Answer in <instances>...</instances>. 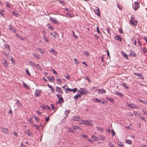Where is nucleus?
Instances as JSON below:
<instances>
[{
  "label": "nucleus",
  "instance_id": "nucleus-18",
  "mask_svg": "<svg viewBox=\"0 0 147 147\" xmlns=\"http://www.w3.org/2000/svg\"><path fill=\"white\" fill-rule=\"evenodd\" d=\"M98 139L101 140H105V137H103L102 135H99L98 136Z\"/></svg>",
  "mask_w": 147,
  "mask_h": 147
},
{
  "label": "nucleus",
  "instance_id": "nucleus-7",
  "mask_svg": "<svg viewBox=\"0 0 147 147\" xmlns=\"http://www.w3.org/2000/svg\"><path fill=\"white\" fill-rule=\"evenodd\" d=\"M8 29L10 30L11 31L15 33L16 32V30L14 28L12 27V26L11 25L9 26Z\"/></svg>",
  "mask_w": 147,
  "mask_h": 147
},
{
  "label": "nucleus",
  "instance_id": "nucleus-38",
  "mask_svg": "<svg viewBox=\"0 0 147 147\" xmlns=\"http://www.w3.org/2000/svg\"><path fill=\"white\" fill-rule=\"evenodd\" d=\"M66 130L68 132H73V130H71L69 128H67Z\"/></svg>",
  "mask_w": 147,
  "mask_h": 147
},
{
  "label": "nucleus",
  "instance_id": "nucleus-10",
  "mask_svg": "<svg viewBox=\"0 0 147 147\" xmlns=\"http://www.w3.org/2000/svg\"><path fill=\"white\" fill-rule=\"evenodd\" d=\"M56 91L59 94H62L63 93L61 91V88L58 86H57L56 88Z\"/></svg>",
  "mask_w": 147,
  "mask_h": 147
},
{
  "label": "nucleus",
  "instance_id": "nucleus-43",
  "mask_svg": "<svg viewBox=\"0 0 147 147\" xmlns=\"http://www.w3.org/2000/svg\"><path fill=\"white\" fill-rule=\"evenodd\" d=\"M118 145L120 146V147H123V144L121 141H119L118 142Z\"/></svg>",
  "mask_w": 147,
  "mask_h": 147
},
{
  "label": "nucleus",
  "instance_id": "nucleus-27",
  "mask_svg": "<svg viewBox=\"0 0 147 147\" xmlns=\"http://www.w3.org/2000/svg\"><path fill=\"white\" fill-rule=\"evenodd\" d=\"M64 102L63 98L61 97L58 100V102L59 103H63Z\"/></svg>",
  "mask_w": 147,
  "mask_h": 147
},
{
  "label": "nucleus",
  "instance_id": "nucleus-44",
  "mask_svg": "<svg viewBox=\"0 0 147 147\" xmlns=\"http://www.w3.org/2000/svg\"><path fill=\"white\" fill-rule=\"evenodd\" d=\"M81 96L80 94H76L74 96V98L75 99H77L78 97H80Z\"/></svg>",
  "mask_w": 147,
  "mask_h": 147
},
{
  "label": "nucleus",
  "instance_id": "nucleus-41",
  "mask_svg": "<svg viewBox=\"0 0 147 147\" xmlns=\"http://www.w3.org/2000/svg\"><path fill=\"white\" fill-rule=\"evenodd\" d=\"M47 27L48 28H49L50 29L53 30V27L51 25H50L49 23L47 24Z\"/></svg>",
  "mask_w": 147,
  "mask_h": 147
},
{
  "label": "nucleus",
  "instance_id": "nucleus-13",
  "mask_svg": "<svg viewBox=\"0 0 147 147\" xmlns=\"http://www.w3.org/2000/svg\"><path fill=\"white\" fill-rule=\"evenodd\" d=\"M93 100L95 102H99L102 103V100H101L98 99V98H94L93 99Z\"/></svg>",
  "mask_w": 147,
  "mask_h": 147
},
{
  "label": "nucleus",
  "instance_id": "nucleus-46",
  "mask_svg": "<svg viewBox=\"0 0 147 147\" xmlns=\"http://www.w3.org/2000/svg\"><path fill=\"white\" fill-rule=\"evenodd\" d=\"M43 38L45 40V41H46L47 42H49V40L48 38H47L46 36L45 35H44L43 36Z\"/></svg>",
  "mask_w": 147,
  "mask_h": 147
},
{
  "label": "nucleus",
  "instance_id": "nucleus-19",
  "mask_svg": "<svg viewBox=\"0 0 147 147\" xmlns=\"http://www.w3.org/2000/svg\"><path fill=\"white\" fill-rule=\"evenodd\" d=\"M51 34L52 36L55 38H56V35L58 36L57 33L54 32H51Z\"/></svg>",
  "mask_w": 147,
  "mask_h": 147
},
{
  "label": "nucleus",
  "instance_id": "nucleus-52",
  "mask_svg": "<svg viewBox=\"0 0 147 147\" xmlns=\"http://www.w3.org/2000/svg\"><path fill=\"white\" fill-rule=\"evenodd\" d=\"M63 9H65L67 11H68L70 12H72V10L69 9L67 8L66 7L63 8Z\"/></svg>",
  "mask_w": 147,
  "mask_h": 147
},
{
  "label": "nucleus",
  "instance_id": "nucleus-20",
  "mask_svg": "<svg viewBox=\"0 0 147 147\" xmlns=\"http://www.w3.org/2000/svg\"><path fill=\"white\" fill-rule=\"evenodd\" d=\"M41 54H43L44 53V52L42 51V50L40 48H38L36 49Z\"/></svg>",
  "mask_w": 147,
  "mask_h": 147
},
{
  "label": "nucleus",
  "instance_id": "nucleus-48",
  "mask_svg": "<svg viewBox=\"0 0 147 147\" xmlns=\"http://www.w3.org/2000/svg\"><path fill=\"white\" fill-rule=\"evenodd\" d=\"M36 67L38 69H39L41 70V68L40 66L38 64H37L36 65H35Z\"/></svg>",
  "mask_w": 147,
  "mask_h": 147
},
{
  "label": "nucleus",
  "instance_id": "nucleus-31",
  "mask_svg": "<svg viewBox=\"0 0 147 147\" xmlns=\"http://www.w3.org/2000/svg\"><path fill=\"white\" fill-rule=\"evenodd\" d=\"M125 142L129 144H131L132 143L131 141V140H126L125 141Z\"/></svg>",
  "mask_w": 147,
  "mask_h": 147
},
{
  "label": "nucleus",
  "instance_id": "nucleus-12",
  "mask_svg": "<svg viewBox=\"0 0 147 147\" xmlns=\"http://www.w3.org/2000/svg\"><path fill=\"white\" fill-rule=\"evenodd\" d=\"M49 19L53 23L55 24H57L58 23V21L57 20L54 19L53 17H50Z\"/></svg>",
  "mask_w": 147,
  "mask_h": 147
},
{
  "label": "nucleus",
  "instance_id": "nucleus-11",
  "mask_svg": "<svg viewBox=\"0 0 147 147\" xmlns=\"http://www.w3.org/2000/svg\"><path fill=\"white\" fill-rule=\"evenodd\" d=\"M134 74L136 76L139 77L140 78L142 79H144V77L141 74L139 73H134Z\"/></svg>",
  "mask_w": 147,
  "mask_h": 147
},
{
  "label": "nucleus",
  "instance_id": "nucleus-14",
  "mask_svg": "<svg viewBox=\"0 0 147 147\" xmlns=\"http://www.w3.org/2000/svg\"><path fill=\"white\" fill-rule=\"evenodd\" d=\"M80 118L78 116H73V119L75 121H79Z\"/></svg>",
  "mask_w": 147,
  "mask_h": 147
},
{
  "label": "nucleus",
  "instance_id": "nucleus-24",
  "mask_svg": "<svg viewBox=\"0 0 147 147\" xmlns=\"http://www.w3.org/2000/svg\"><path fill=\"white\" fill-rule=\"evenodd\" d=\"M96 129L99 131L100 132H103L104 131L103 129L101 127H96Z\"/></svg>",
  "mask_w": 147,
  "mask_h": 147
},
{
  "label": "nucleus",
  "instance_id": "nucleus-55",
  "mask_svg": "<svg viewBox=\"0 0 147 147\" xmlns=\"http://www.w3.org/2000/svg\"><path fill=\"white\" fill-rule=\"evenodd\" d=\"M5 5L6 6L9 8H10L11 7L9 5V3L8 2H6L5 3Z\"/></svg>",
  "mask_w": 147,
  "mask_h": 147
},
{
  "label": "nucleus",
  "instance_id": "nucleus-62",
  "mask_svg": "<svg viewBox=\"0 0 147 147\" xmlns=\"http://www.w3.org/2000/svg\"><path fill=\"white\" fill-rule=\"evenodd\" d=\"M87 140L91 143H92L93 142V141L90 138H88Z\"/></svg>",
  "mask_w": 147,
  "mask_h": 147
},
{
  "label": "nucleus",
  "instance_id": "nucleus-28",
  "mask_svg": "<svg viewBox=\"0 0 147 147\" xmlns=\"http://www.w3.org/2000/svg\"><path fill=\"white\" fill-rule=\"evenodd\" d=\"M122 54L123 57H125L126 59H127L128 58V56L125 53L122 51Z\"/></svg>",
  "mask_w": 147,
  "mask_h": 147
},
{
  "label": "nucleus",
  "instance_id": "nucleus-23",
  "mask_svg": "<svg viewBox=\"0 0 147 147\" xmlns=\"http://www.w3.org/2000/svg\"><path fill=\"white\" fill-rule=\"evenodd\" d=\"M115 93L117 95H119L121 97H122L123 96V94L122 93L117 91H116Z\"/></svg>",
  "mask_w": 147,
  "mask_h": 147
},
{
  "label": "nucleus",
  "instance_id": "nucleus-30",
  "mask_svg": "<svg viewBox=\"0 0 147 147\" xmlns=\"http://www.w3.org/2000/svg\"><path fill=\"white\" fill-rule=\"evenodd\" d=\"M106 98L108 100L111 102L113 103L114 102L113 99L112 98Z\"/></svg>",
  "mask_w": 147,
  "mask_h": 147
},
{
  "label": "nucleus",
  "instance_id": "nucleus-32",
  "mask_svg": "<svg viewBox=\"0 0 147 147\" xmlns=\"http://www.w3.org/2000/svg\"><path fill=\"white\" fill-rule=\"evenodd\" d=\"M55 80V79L53 77V76H52L50 78L49 81L50 82H54V81Z\"/></svg>",
  "mask_w": 147,
  "mask_h": 147
},
{
  "label": "nucleus",
  "instance_id": "nucleus-34",
  "mask_svg": "<svg viewBox=\"0 0 147 147\" xmlns=\"http://www.w3.org/2000/svg\"><path fill=\"white\" fill-rule=\"evenodd\" d=\"M92 139H94V140L95 141H97L98 139V138L96 137L95 135H93L92 137Z\"/></svg>",
  "mask_w": 147,
  "mask_h": 147
},
{
  "label": "nucleus",
  "instance_id": "nucleus-51",
  "mask_svg": "<svg viewBox=\"0 0 147 147\" xmlns=\"http://www.w3.org/2000/svg\"><path fill=\"white\" fill-rule=\"evenodd\" d=\"M23 85L25 87H26V88H27L28 89H29V87H28V86L24 82H23Z\"/></svg>",
  "mask_w": 147,
  "mask_h": 147
},
{
  "label": "nucleus",
  "instance_id": "nucleus-64",
  "mask_svg": "<svg viewBox=\"0 0 147 147\" xmlns=\"http://www.w3.org/2000/svg\"><path fill=\"white\" fill-rule=\"evenodd\" d=\"M142 51L144 53H145L147 52V50L145 47H144Z\"/></svg>",
  "mask_w": 147,
  "mask_h": 147
},
{
  "label": "nucleus",
  "instance_id": "nucleus-39",
  "mask_svg": "<svg viewBox=\"0 0 147 147\" xmlns=\"http://www.w3.org/2000/svg\"><path fill=\"white\" fill-rule=\"evenodd\" d=\"M127 106L130 108H133L134 107V106H133L132 104H129L128 102H127Z\"/></svg>",
  "mask_w": 147,
  "mask_h": 147
},
{
  "label": "nucleus",
  "instance_id": "nucleus-22",
  "mask_svg": "<svg viewBox=\"0 0 147 147\" xmlns=\"http://www.w3.org/2000/svg\"><path fill=\"white\" fill-rule=\"evenodd\" d=\"M138 100L140 102H142L144 104L146 105L147 104V101L146 100H144L140 99H139Z\"/></svg>",
  "mask_w": 147,
  "mask_h": 147
},
{
  "label": "nucleus",
  "instance_id": "nucleus-57",
  "mask_svg": "<svg viewBox=\"0 0 147 147\" xmlns=\"http://www.w3.org/2000/svg\"><path fill=\"white\" fill-rule=\"evenodd\" d=\"M5 46L6 48L8 50H10L9 46L8 44L5 45Z\"/></svg>",
  "mask_w": 147,
  "mask_h": 147
},
{
  "label": "nucleus",
  "instance_id": "nucleus-35",
  "mask_svg": "<svg viewBox=\"0 0 147 147\" xmlns=\"http://www.w3.org/2000/svg\"><path fill=\"white\" fill-rule=\"evenodd\" d=\"M85 121L84 120H83V119H81L80 121V122L79 123V124L80 125H82L83 124H84V123H85Z\"/></svg>",
  "mask_w": 147,
  "mask_h": 147
},
{
  "label": "nucleus",
  "instance_id": "nucleus-36",
  "mask_svg": "<svg viewBox=\"0 0 147 147\" xmlns=\"http://www.w3.org/2000/svg\"><path fill=\"white\" fill-rule=\"evenodd\" d=\"M109 145L110 147H115L114 145L111 142H109Z\"/></svg>",
  "mask_w": 147,
  "mask_h": 147
},
{
  "label": "nucleus",
  "instance_id": "nucleus-53",
  "mask_svg": "<svg viewBox=\"0 0 147 147\" xmlns=\"http://www.w3.org/2000/svg\"><path fill=\"white\" fill-rule=\"evenodd\" d=\"M34 117L36 121L37 122L40 119L39 118H38V117H36V116H34Z\"/></svg>",
  "mask_w": 147,
  "mask_h": 147
},
{
  "label": "nucleus",
  "instance_id": "nucleus-3",
  "mask_svg": "<svg viewBox=\"0 0 147 147\" xmlns=\"http://www.w3.org/2000/svg\"><path fill=\"white\" fill-rule=\"evenodd\" d=\"M140 7L139 3L137 2H135L134 3V5L133 6L135 10H137Z\"/></svg>",
  "mask_w": 147,
  "mask_h": 147
},
{
  "label": "nucleus",
  "instance_id": "nucleus-16",
  "mask_svg": "<svg viewBox=\"0 0 147 147\" xmlns=\"http://www.w3.org/2000/svg\"><path fill=\"white\" fill-rule=\"evenodd\" d=\"M115 39L120 41L121 42L122 41V38L121 37V36H115Z\"/></svg>",
  "mask_w": 147,
  "mask_h": 147
},
{
  "label": "nucleus",
  "instance_id": "nucleus-42",
  "mask_svg": "<svg viewBox=\"0 0 147 147\" xmlns=\"http://www.w3.org/2000/svg\"><path fill=\"white\" fill-rule=\"evenodd\" d=\"M81 136L83 138H87L88 137V136L87 135H85L83 133L81 134Z\"/></svg>",
  "mask_w": 147,
  "mask_h": 147
},
{
  "label": "nucleus",
  "instance_id": "nucleus-9",
  "mask_svg": "<svg viewBox=\"0 0 147 147\" xmlns=\"http://www.w3.org/2000/svg\"><path fill=\"white\" fill-rule=\"evenodd\" d=\"M92 121H89L88 120H86L85 121V123L84 124L90 126H93V124L92 123H91Z\"/></svg>",
  "mask_w": 147,
  "mask_h": 147
},
{
  "label": "nucleus",
  "instance_id": "nucleus-54",
  "mask_svg": "<svg viewBox=\"0 0 147 147\" xmlns=\"http://www.w3.org/2000/svg\"><path fill=\"white\" fill-rule=\"evenodd\" d=\"M25 73L26 74L28 75L29 76H30V74L29 73V71L27 69L26 70Z\"/></svg>",
  "mask_w": 147,
  "mask_h": 147
},
{
  "label": "nucleus",
  "instance_id": "nucleus-59",
  "mask_svg": "<svg viewBox=\"0 0 147 147\" xmlns=\"http://www.w3.org/2000/svg\"><path fill=\"white\" fill-rule=\"evenodd\" d=\"M74 62L76 64H78L79 63V62L77 60V59L76 58H75L74 59Z\"/></svg>",
  "mask_w": 147,
  "mask_h": 147
},
{
  "label": "nucleus",
  "instance_id": "nucleus-61",
  "mask_svg": "<svg viewBox=\"0 0 147 147\" xmlns=\"http://www.w3.org/2000/svg\"><path fill=\"white\" fill-rule=\"evenodd\" d=\"M32 118L31 117H30L28 119V121L29 123H32Z\"/></svg>",
  "mask_w": 147,
  "mask_h": 147
},
{
  "label": "nucleus",
  "instance_id": "nucleus-8",
  "mask_svg": "<svg viewBox=\"0 0 147 147\" xmlns=\"http://www.w3.org/2000/svg\"><path fill=\"white\" fill-rule=\"evenodd\" d=\"M96 90H98V93L99 94H102L106 93V91L103 88L102 89H96Z\"/></svg>",
  "mask_w": 147,
  "mask_h": 147
},
{
  "label": "nucleus",
  "instance_id": "nucleus-21",
  "mask_svg": "<svg viewBox=\"0 0 147 147\" xmlns=\"http://www.w3.org/2000/svg\"><path fill=\"white\" fill-rule=\"evenodd\" d=\"M2 131L5 134H7V133L8 131V129L7 128H2Z\"/></svg>",
  "mask_w": 147,
  "mask_h": 147
},
{
  "label": "nucleus",
  "instance_id": "nucleus-37",
  "mask_svg": "<svg viewBox=\"0 0 147 147\" xmlns=\"http://www.w3.org/2000/svg\"><path fill=\"white\" fill-rule=\"evenodd\" d=\"M16 104L19 106L21 107L22 106V104L18 100H17Z\"/></svg>",
  "mask_w": 147,
  "mask_h": 147
},
{
  "label": "nucleus",
  "instance_id": "nucleus-45",
  "mask_svg": "<svg viewBox=\"0 0 147 147\" xmlns=\"http://www.w3.org/2000/svg\"><path fill=\"white\" fill-rule=\"evenodd\" d=\"M69 113V110H66L65 112V114L66 116H67Z\"/></svg>",
  "mask_w": 147,
  "mask_h": 147
},
{
  "label": "nucleus",
  "instance_id": "nucleus-50",
  "mask_svg": "<svg viewBox=\"0 0 147 147\" xmlns=\"http://www.w3.org/2000/svg\"><path fill=\"white\" fill-rule=\"evenodd\" d=\"M47 86L49 87L51 89V90L53 91H54L55 90V89L54 88H53L49 84H48L47 85Z\"/></svg>",
  "mask_w": 147,
  "mask_h": 147
},
{
  "label": "nucleus",
  "instance_id": "nucleus-2",
  "mask_svg": "<svg viewBox=\"0 0 147 147\" xmlns=\"http://www.w3.org/2000/svg\"><path fill=\"white\" fill-rule=\"evenodd\" d=\"M138 21L137 20H135V18L134 17H132L131 18L130 21V23L131 25L136 26L137 25Z\"/></svg>",
  "mask_w": 147,
  "mask_h": 147
},
{
  "label": "nucleus",
  "instance_id": "nucleus-58",
  "mask_svg": "<svg viewBox=\"0 0 147 147\" xmlns=\"http://www.w3.org/2000/svg\"><path fill=\"white\" fill-rule=\"evenodd\" d=\"M117 6L119 9H120V10H121L122 9V7L121 5L117 4Z\"/></svg>",
  "mask_w": 147,
  "mask_h": 147
},
{
  "label": "nucleus",
  "instance_id": "nucleus-17",
  "mask_svg": "<svg viewBox=\"0 0 147 147\" xmlns=\"http://www.w3.org/2000/svg\"><path fill=\"white\" fill-rule=\"evenodd\" d=\"M33 55L34 57H35L38 60H39L40 59V57L39 56L35 53H33Z\"/></svg>",
  "mask_w": 147,
  "mask_h": 147
},
{
  "label": "nucleus",
  "instance_id": "nucleus-40",
  "mask_svg": "<svg viewBox=\"0 0 147 147\" xmlns=\"http://www.w3.org/2000/svg\"><path fill=\"white\" fill-rule=\"evenodd\" d=\"M12 13L13 15L15 16L16 17H18L19 16V14L18 13H16L14 11L12 12Z\"/></svg>",
  "mask_w": 147,
  "mask_h": 147
},
{
  "label": "nucleus",
  "instance_id": "nucleus-1",
  "mask_svg": "<svg viewBox=\"0 0 147 147\" xmlns=\"http://www.w3.org/2000/svg\"><path fill=\"white\" fill-rule=\"evenodd\" d=\"M78 92L83 95H85L89 93L87 89L84 88H80Z\"/></svg>",
  "mask_w": 147,
  "mask_h": 147
},
{
  "label": "nucleus",
  "instance_id": "nucleus-29",
  "mask_svg": "<svg viewBox=\"0 0 147 147\" xmlns=\"http://www.w3.org/2000/svg\"><path fill=\"white\" fill-rule=\"evenodd\" d=\"M72 127L73 129L74 130H76L79 129V126H77L76 125H74L72 126Z\"/></svg>",
  "mask_w": 147,
  "mask_h": 147
},
{
  "label": "nucleus",
  "instance_id": "nucleus-6",
  "mask_svg": "<svg viewBox=\"0 0 147 147\" xmlns=\"http://www.w3.org/2000/svg\"><path fill=\"white\" fill-rule=\"evenodd\" d=\"M95 9H96L94 10L95 13L96 15H97L99 17H100V14L98 8V7H95Z\"/></svg>",
  "mask_w": 147,
  "mask_h": 147
},
{
  "label": "nucleus",
  "instance_id": "nucleus-63",
  "mask_svg": "<svg viewBox=\"0 0 147 147\" xmlns=\"http://www.w3.org/2000/svg\"><path fill=\"white\" fill-rule=\"evenodd\" d=\"M105 30H106V31L109 34H110V31L109 29L108 28H106Z\"/></svg>",
  "mask_w": 147,
  "mask_h": 147
},
{
  "label": "nucleus",
  "instance_id": "nucleus-33",
  "mask_svg": "<svg viewBox=\"0 0 147 147\" xmlns=\"http://www.w3.org/2000/svg\"><path fill=\"white\" fill-rule=\"evenodd\" d=\"M29 64L31 66H34L35 65L34 63V62H32L31 61H29Z\"/></svg>",
  "mask_w": 147,
  "mask_h": 147
},
{
  "label": "nucleus",
  "instance_id": "nucleus-26",
  "mask_svg": "<svg viewBox=\"0 0 147 147\" xmlns=\"http://www.w3.org/2000/svg\"><path fill=\"white\" fill-rule=\"evenodd\" d=\"M136 56V54L134 52H131V53L129 54V56L130 57H135Z\"/></svg>",
  "mask_w": 147,
  "mask_h": 147
},
{
  "label": "nucleus",
  "instance_id": "nucleus-4",
  "mask_svg": "<svg viewBox=\"0 0 147 147\" xmlns=\"http://www.w3.org/2000/svg\"><path fill=\"white\" fill-rule=\"evenodd\" d=\"M1 62L2 63L5 67H7L8 65V63H7V60L5 59H3L1 60Z\"/></svg>",
  "mask_w": 147,
  "mask_h": 147
},
{
  "label": "nucleus",
  "instance_id": "nucleus-49",
  "mask_svg": "<svg viewBox=\"0 0 147 147\" xmlns=\"http://www.w3.org/2000/svg\"><path fill=\"white\" fill-rule=\"evenodd\" d=\"M84 54L87 57L88 56H89V53L87 51H85L84 52Z\"/></svg>",
  "mask_w": 147,
  "mask_h": 147
},
{
  "label": "nucleus",
  "instance_id": "nucleus-47",
  "mask_svg": "<svg viewBox=\"0 0 147 147\" xmlns=\"http://www.w3.org/2000/svg\"><path fill=\"white\" fill-rule=\"evenodd\" d=\"M71 90H72V89H70L69 88H66V90H65V92L67 93L68 92H67V91H69L70 92H71Z\"/></svg>",
  "mask_w": 147,
  "mask_h": 147
},
{
  "label": "nucleus",
  "instance_id": "nucleus-15",
  "mask_svg": "<svg viewBox=\"0 0 147 147\" xmlns=\"http://www.w3.org/2000/svg\"><path fill=\"white\" fill-rule=\"evenodd\" d=\"M50 51L52 52L53 54L56 55L57 53V52L53 48H51L49 50Z\"/></svg>",
  "mask_w": 147,
  "mask_h": 147
},
{
  "label": "nucleus",
  "instance_id": "nucleus-60",
  "mask_svg": "<svg viewBox=\"0 0 147 147\" xmlns=\"http://www.w3.org/2000/svg\"><path fill=\"white\" fill-rule=\"evenodd\" d=\"M111 133L112 134V135L113 136L115 135V132L114 130L113 129L111 130Z\"/></svg>",
  "mask_w": 147,
  "mask_h": 147
},
{
  "label": "nucleus",
  "instance_id": "nucleus-56",
  "mask_svg": "<svg viewBox=\"0 0 147 147\" xmlns=\"http://www.w3.org/2000/svg\"><path fill=\"white\" fill-rule=\"evenodd\" d=\"M77 90V89L76 88H74V89H72L71 91L74 92H75Z\"/></svg>",
  "mask_w": 147,
  "mask_h": 147
},
{
  "label": "nucleus",
  "instance_id": "nucleus-25",
  "mask_svg": "<svg viewBox=\"0 0 147 147\" xmlns=\"http://www.w3.org/2000/svg\"><path fill=\"white\" fill-rule=\"evenodd\" d=\"M26 133L29 136H32V133L28 129H27L26 131Z\"/></svg>",
  "mask_w": 147,
  "mask_h": 147
},
{
  "label": "nucleus",
  "instance_id": "nucleus-5",
  "mask_svg": "<svg viewBox=\"0 0 147 147\" xmlns=\"http://www.w3.org/2000/svg\"><path fill=\"white\" fill-rule=\"evenodd\" d=\"M41 90H36L35 92V94L36 97H39L40 96V94L42 93Z\"/></svg>",
  "mask_w": 147,
  "mask_h": 147
}]
</instances>
